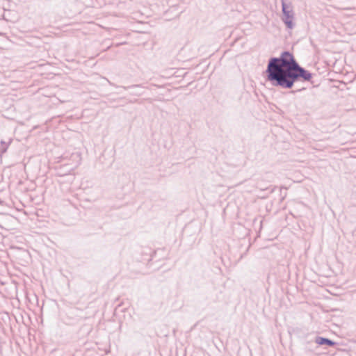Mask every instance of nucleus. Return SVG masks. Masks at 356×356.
<instances>
[{
    "mask_svg": "<svg viewBox=\"0 0 356 356\" xmlns=\"http://www.w3.org/2000/svg\"><path fill=\"white\" fill-rule=\"evenodd\" d=\"M268 79L276 81L282 87L290 88L298 77L309 80L311 74L300 67L293 56L289 52L283 53L279 58H272L268 66Z\"/></svg>",
    "mask_w": 356,
    "mask_h": 356,
    "instance_id": "1",
    "label": "nucleus"
},
{
    "mask_svg": "<svg viewBox=\"0 0 356 356\" xmlns=\"http://www.w3.org/2000/svg\"><path fill=\"white\" fill-rule=\"evenodd\" d=\"M316 342L319 345L327 344V345L330 346H333L334 344V343L333 341H332L331 340L327 339H325V338H322V337L318 338L316 339Z\"/></svg>",
    "mask_w": 356,
    "mask_h": 356,
    "instance_id": "2",
    "label": "nucleus"
},
{
    "mask_svg": "<svg viewBox=\"0 0 356 356\" xmlns=\"http://www.w3.org/2000/svg\"><path fill=\"white\" fill-rule=\"evenodd\" d=\"M283 11L286 15V19H285V23L286 24V25L289 27H290V28L292 27V22L291 20V17L289 13L286 14L284 7H283Z\"/></svg>",
    "mask_w": 356,
    "mask_h": 356,
    "instance_id": "3",
    "label": "nucleus"
}]
</instances>
